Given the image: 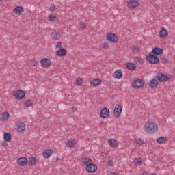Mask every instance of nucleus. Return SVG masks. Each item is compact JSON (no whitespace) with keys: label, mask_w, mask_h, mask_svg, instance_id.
Returning <instances> with one entry per match:
<instances>
[{"label":"nucleus","mask_w":175,"mask_h":175,"mask_svg":"<svg viewBox=\"0 0 175 175\" xmlns=\"http://www.w3.org/2000/svg\"><path fill=\"white\" fill-rule=\"evenodd\" d=\"M135 143L138 144V146H143V144H144V142L140 139H136Z\"/></svg>","instance_id":"nucleus-32"},{"label":"nucleus","mask_w":175,"mask_h":175,"mask_svg":"<svg viewBox=\"0 0 175 175\" xmlns=\"http://www.w3.org/2000/svg\"><path fill=\"white\" fill-rule=\"evenodd\" d=\"M132 84L135 90H139V88L144 87V81L142 79H137L134 80Z\"/></svg>","instance_id":"nucleus-5"},{"label":"nucleus","mask_w":175,"mask_h":175,"mask_svg":"<svg viewBox=\"0 0 175 175\" xmlns=\"http://www.w3.org/2000/svg\"><path fill=\"white\" fill-rule=\"evenodd\" d=\"M142 175H147V174H146V173H143Z\"/></svg>","instance_id":"nucleus-48"},{"label":"nucleus","mask_w":175,"mask_h":175,"mask_svg":"<svg viewBox=\"0 0 175 175\" xmlns=\"http://www.w3.org/2000/svg\"><path fill=\"white\" fill-rule=\"evenodd\" d=\"M66 146L68 147H70V148H72V147H75V146H76V144L73 141H68L66 143Z\"/></svg>","instance_id":"nucleus-31"},{"label":"nucleus","mask_w":175,"mask_h":175,"mask_svg":"<svg viewBox=\"0 0 175 175\" xmlns=\"http://www.w3.org/2000/svg\"><path fill=\"white\" fill-rule=\"evenodd\" d=\"M14 96H15L16 99H24L25 97V92L22 90H16L14 92Z\"/></svg>","instance_id":"nucleus-7"},{"label":"nucleus","mask_w":175,"mask_h":175,"mask_svg":"<svg viewBox=\"0 0 175 175\" xmlns=\"http://www.w3.org/2000/svg\"><path fill=\"white\" fill-rule=\"evenodd\" d=\"M134 61L135 62H136V64H140V65H142L144 61L143 59H142V57L140 56H137L134 58Z\"/></svg>","instance_id":"nucleus-28"},{"label":"nucleus","mask_w":175,"mask_h":175,"mask_svg":"<svg viewBox=\"0 0 175 175\" xmlns=\"http://www.w3.org/2000/svg\"><path fill=\"white\" fill-rule=\"evenodd\" d=\"M75 83L77 85H81L83 84V79L81 78H77Z\"/></svg>","instance_id":"nucleus-33"},{"label":"nucleus","mask_w":175,"mask_h":175,"mask_svg":"<svg viewBox=\"0 0 175 175\" xmlns=\"http://www.w3.org/2000/svg\"><path fill=\"white\" fill-rule=\"evenodd\" d=\"M9 117H10V115H9L8 112H4L1 115V120H8V118H9Z\"/></svg>","instance_id":"nucleus-30"},{"label":"nucleus","mask_w":175,"mask_h":175,"mask_svg":"<svg viewBox=\"0 0 175 175\" xmlns=\"http://www.w3.org/2000/svg\"><path fill=\"white\" fill-rule=\"evenodd\" d=\"M67 53L66 49L62 48L56 51V55H57V57H64V55H66Z\"/></svg>","instance_id":"nucleus-17"},{"label":"nucleus","mask_w":175,"mask_h":175,"mask_svg":"<svg viewBox=\"0 0 175 175\" xmlns=\"http://www.w3.org/2000/svg\"><path fill=\"white\" fill-rule=\"evenodd\" d=\"M167 35H168L167 30H166V29H165V27H161V29L159 31L160 38H166V36H167Z\"/></svg>","instance_id":"nucleus-22"},{"label":"nucleus","mask_w":175,"mask_h":175,"mask_svg":"<svg viewBox=\"0 0 175 175\" xmlns=\"http://www.w3.org/2000/svg\"><path fill=\"white\" fill-rule=\"evenodd\" d=\"M133 51L134 53H139L140 51V50L139 49V47L136 46H133L132 47Z\"/></svg>","instance_id":"nucleus-36"},{"label":"nucleus","mask_w":175,"mask_h":175,"mask_svg":"<svg viewBox=\"0 0 175 175\" xmlns=\"http://www.w3.org/2000/svg\"><path fill=\"white\" fill-rule=\"evenodd\" d=\"M56 9L55 5H53L50 7L49 10L50 12H55Z\"/></svg>","instance_id":"nucleus-39"},{"label":"nucleus","mask_w":175,"mask_h":175,"mask_svg":"<svg viewBox=\"0 0 175 175\" xmlns=\"http://www.w3.org/2000/svg\"><path fill=\"white\" fill-rule=\"evenodd\" d=\"M148 85H149L150 88H157V87H158V85H159V83L158 82V80L157 78L152 79L148 83Z\"/></svg>","instance_id":"nucleus-14"},{"label":"nucleus","mask_w":175,"mask_h":175,"mask_svg":"<svg viewBox=\"0 0 175 175\" xmlns=\"http://www.w3.org/2000/svg\"><path fill=\"white\" fill-rule=\"evenodd\" d=\"M17 163L21 166H25L28 163V159L25 157H22L17 160Z\"/></svg>","instance_id":"nucleus-15"},{"label":"nucleus","mask_w":175,"mask_h":175,"mask_svg":"<svg viewBox=\"0 0 175 175\" xmlns=\"http://www.w3.org/2000/svg\"><path fill=\"white\" fill-rule=\"evenodd\" d=\"M83 163L86 166V170L88 173H95L98 170V166L92 163V160L90 158L83 159Z\"/></svg>","instance_id":"nucleus-1"},{"label":"nucleus","mask_w":175,"mask_h":175,"mask_svg":"<svg viewBox=\"0 0 175 175\" xmlns=\"http://www.w3.org/2000/svg\"><path fill=\"white\" fill-rule=\"evenodd\" d=\"M103 49H105V50H107V49H109V43L104 42L103 45Z\"/></svg>","instance_id":"nucleus-40"},{"label":"nucleus","mask_w":175,"mask_h":175,"mask_svg":"<svg viewBox=\"0 0 175 175\" xmlns=\"http://www.w3.org/2000/svg\"><path fill=\"white\" fill-rule=\"evenodd\" d=\"M3 137L5 142H10L12 140V135L9 133H4Z\"/></svg>","instance_id":"nucleus-25"},{"label":"nucleus","mask_w":175,"mask_h":175,"mask_svg":"<svg viewBox=\"0 0 175 175\" xmlns=\"http://www.w3.org/2000/svg\"><path fill=\"white\" fill-rule=\"evenodd\" d=\"M121 113H122V107L121 106V104H117L115 106V108L113 110V116L115 118H120V116H121Z\"/></svg>","instance_id":"nucleus-6"},{"label":"nucleus","mask_w":175,"mask_h":175,"mask_svg":"<svg viewBox=\"0 0 175 175\" xmlns=\"http://www.w3.org/2000/svg\"><path fill=\"white\" fill-rule=\"evenodd\" d=\"M59 159L58 158V157H53V159H52V161H53V162H58V160H59Z\"/></svg>","instance_id":"nucleus-43"},{"label":"nucleus","mask_w":175,"mask_h":175,"mask_svg":"<svg viewBox=\"0 0 175 175\" xmlns=\"http://www.w3.org/2000/svg\"><path fill=\"white\" fill-rule=\"evenodd\" d=\"M135 165H140V163H142V159H135Z\"/></svg>","instance_id":"nucleus-38"},{"label":"nucleus","mask_w":175,"mask_h":175,"mask_svg":"<svg viewBox=\"0 0 175 175\" xmlns=\"http://www.w3.org/2000/svg\"><path fill=\"white\" fill-rule=\"evenodd\" d=\"M48 18H49V21H54V20H55V18H57V17L54 15H49L48 16Z\"/></svg>","instance_id":"nucleus-35"},{"label":"nucleus","mask_w":175,"mask_h":175,"mask_svg":"<svg viewBox=\"0 0 175 175\" xmlns=\"http://www.w3.org/2000/svg\"><path fill=\"white\" fill-rule=\"evenodd\" d=\"M144 129L146 133L152 134L158 131V125L152 122H148L144 126Z\"/></svg>","instance_id":"nucleus-2"},{"label":"nucleus","mask_w":175,"mask_h":175,"mask_svg":"<svg viewBox=\"0 0 175 175\" xmlns=\"http://www.w3.org/2000/svg\"><path fill=\"white\" fill-rule=\"evenodd\" d=\"M1 146L3 147H8V144L6 143V142H3L1 144Z\"/></svg>","instance_id":"nucleus-44"},{"label":"nucleus","mask_w":175,"mask_h":175,"mask_svg":"<svg viewBox=\"0 0 175 175\" xmlns=\"http://www.w3.org/2000/svg\"><path fill=\"white\" fill-rule=\"evenodd\" d=\"M152 54L156 55H161V54H163V49L159 47H155L152 51Z\"/></svg>","instance_id":"nucleus-16"},{"label":"nucleus","mask_w":175,"mask_h":175,"mask_svg":"<svg viewBox=\"0 0 175 175\" xmlns=\"http://www.w3.org/2000/svg\"><path fill=\"white\" fill-rule=\"evenodd\" d=\"M16 131L20 133L25 131V124L23 122H18L16 123Z\"/></svg>","instance_id":"nucleus-12"},{"label":"nucleus","mask_w":175,"mask_h":175,"mask_svg":"<svg viewBox=\"0 0 175 175\" xmlns=\"http://www.w3.org/2000/svg\"><path fill=\"white\" fill-rule=\"evenodd\" d=\"M154 77L157 79V81H159L160 83H165V81L169 80V77L162 72H157Z\"/></svg>","instance_id":"nucleus-4"},{"label":"nucleus","mask_w":175,"mask_h":175,"mask_svg":"<svg viewBox=\"0 0 175 175\" xmlns=\"http://www.w3.org/2000/svg\"><path fill=\"white\" fill-rule=\"evenodd\" d=\"M123 75H124L122 74V72L121 71V70H117L113 73V77L115 79H122Z\"/></svg>","instance_id":"nucleus-20"},{"label":"nucleus","mask_w":175,"mask_h":175,"mask_svg":"<svg viewBox=\"0 0 175 175\" xmlns=\"http://www.w3.org/2000/svg\"><path fill=\"white\" fill-rule=\"evenodd\" d=\"M36 64H38V62L35 60L33 61V66H35V65H36Z\"/></svg>","instance_id":"nucleus-46"},{"label":"nucleus","mask_w":175,"mask_h":175,"mask_svg":"<svg viewBox=\"0 0 175 175\" xmlns=\"http://www.w3.org/2000/svg\"><path fill=\"white\" fill-rule=\"evenodd\" d=\"M107 39L112 43H117V42H118V37L113 33L107 34Z\"/></svg>","instance_id":"nucleus-9"},{"label":"nucleus","mask_w":175,"mask_h":175,"mask_svg":"<svg viewBox=\"0 0 175 175\" xmlns=\"http://www.w3.org/2000/svg\"><path fill=\"white\" fill-rule=\"evenodd\" d=\"M40 64L44 68H49L51 66V61L47 58H43L40 60Z\"/></svg>","instance_id":"nucleus-13"},{"label":"nucleus","mask_w":175,"mask_h":175,"mask_svg":"<svg viewBox=\"0 0 175 175\" xmlns=\"http://www.w3.org/2000/svg\"><path fill=\"white\" fill-rule=\"evenodd\" d=\"M108 143L111 147H113V148H116V147H118V144H117V140L116 139H109Z\"/></svg>","instance_id":"nucleus-24"},{"label":"nucleus","mask_w":175,"mask_h":175,"mask_svg":"<svg viewBox=\"0 0 175 175\" xmlns=\"http://www.w3.org/2000/svg\"><path fill=\"white\" fill-rule=\"evenodd\" d=\"M22 12H24V8L22 6H17L14 9L16 14H21Z\"/></svg>","instance_id":"nucleus-27"},{"label":"nucleus","mask_w":175,"mask_h":175,"mask_svg":"<svg viewBox=\"0 0 175 175\" xmlns=\"http://www.w3.org/2000/svg\"><path fill=\"white\" fill-rule=\"evenodd\" d=\"M36 162H38V159L35 157H31L28 158L27 163L29 165H31V166H33L36 165Z\"/></svg>","instance_id":"nucleus-19"},{"label":"nucleus","mask_w":175,"mask_h":175,"mask_svg":"<svg viewBox=\"0 0 175 175\" xmlns=\"http://www.w3.org/2000/svg\"><path fill=\"white\" fill-rule=\"evenodd\" d=\"M162 61H163V62H167V59H166V57H163Z\"/></svg>","instance_id":"nucleus-45"},{"label":"nucleus","mask_w":175,"mask_h":175,"mask_svg":"<svg viewBox=\"0 0 175 175\" xmlns=\"http://www.w3.org/2000/svg\"><path fill=\"white\" fill-rule=\"evenodd\" d=\"M157 143H159V144H165V143H167V138L165 137H159L157 139Z\"/></svg>","instance_id":"nucleus-26"},{"label":"nucleus","mask_w":175,"mask_h":175,"mask_svg":"<svg viewBox=\"0 0 175 175\" xmlns=\"http://www.w3.org/2000/svg\"><path fill=\"white\" fill-rule=\"evenodd\" d=\"M111 175H118V174L113 172V173L111 174Z\"/></svg>","instance_id":"nucleus-47"},{"label":"nucleus","mask_w":175,"mask_h":175,"mask_svg":"<svg viewBox=\"0 0 175 175\" xmlns=\"http://www.w3.org/2000/svg\"><path fill=\"white\" fill-rule=\"evenodd\" d=\"M42 155L44 158H50L51 155H53V150L51 149H47L44 150Z\"/></svg>","instance_id":"nucleus-21"},{"label":"nucleus","mask_w":175,"mask_h":175,"mask_svg":"<svg viewBox=\"0 0 175 175\" xmlns=\"http://www.w3.org/2000/svg\"><path fill=\"white\" fill-rule=\"evenodd\" d=\"M110 116V110L107 107L103 108L100 111V118H107Z\"/></svg>","instance_id":"nucleus-8"},{"label":"nucleus","mask_w":175,"mask_h":175,"mask_svg":"<svg viewBox=\"0 0 175 175\" xmlns=\"http://www.w3.org/2000/svg\"><path fill=\"white\" fill-rule=\"evenodd\" d=\"M107 165H108L109 166H113L114 165V162L111 160H109L107 162Z\"/></svg>","instance_id":"nucleus-41"},{"label":"nucleus","mask_w":175,"mask_h":175,"mask_svg":"<svg viewBox=\"0 0 175 175\" xmlns=\"http://www.w3.org/2000/svg\"><path fill=\"white\" fill-rule=\"evenodd\" d=\"M126 68L129 69V70H136V64L131 62L126 63Z\"/></svg>","instance_id":"nucleus-23"},{"label":"nucleus","mask_w":175,"mask_h":175,"mask_svg":"<svg viewBox=\"0 0 175 175\" xmlns=\"http://www.w3.org/2000/svg\"><path fill=\"white\" fill-rule=\"evenodd\" d=\"M80 28H82V29H85V28H87V25H85V23H83V22H80L79 24Z\"/></svg>","instance_id":"nucleus-34"},{"label":"nucleus","mask_w":175,"mask_h":175,"mask_svg":"<svg viewBox=\"0 0 175 175\" xmlns=\"http://www.w3.org/2000/svg\"><path fill=\"white\" fill-rule=\"evenodd\" d=\"M25 106H26V107H31V106H33V101L31 100H28L27 101L25 102Z\"/></svg>","instance_id":"nucleus-29"},{"label":"nucleus","mask_w":175,"mask_h":175,"mask_svg":"<svg viewBox=\"0 0 175 175\" xmlns=\"http://www.w3.org/2000/svg\"><path fill=\"white\" fill-rule=\"evenodd\" d=\"M56 49H62V42H59L55 46Z\"/></svg>","instance_id":"nucleus-37"},{"label":"nucleus","mask_w":175,"mask_h":175,"mask_svg":"<svg viewBox=\"0 0 175 175\" xmlns=\"http://www.w3.org/2000/svg\"><path fill=\"white\" fill-rule=\"evenodd\" d=\"M146 61H148L149 64H152V65H157V64H159V59L154 53H150L146 56Z\"/></svg>","instance_id":"nucleus-3"},{"label":"nucleus","mask_w":175,"mask_h":175,"mask_svg":"<svg viewBox=\"0 0 175 175\" xmlns=\"http://www.w3.org/2000/svg\"><path fill=\"white\" fill-rule=\"evenodd\" d=\"M101 83H102V79L99 78H95L90 81V84L93 87H96V85H99V84H100Z\"/></svg>","instance_id":"nucleus-18"},{"label":"nucleus","mask_w":175,"mask_h":175,"mask_svg":"<svg viewBox=\"0 0 175 175\" xmlns=\"http://www.w3.org/2000/svg\"><path fill=\"white\" fill-rule=\"evenodd\" d=\"M72 113H76L77 111V107H72L71 109Z\"/></svg>","instance_id":"nucleus-42"},{"label":"nucleus","mask_w":175,"mask_h":175,"mask_svg":"<svg viewBox=\"0 0 175 175\" xmlns=\"http://www.w3.org/2000/svg\"><path fill=\"white\" fill-rule=\"evenodd\" d=\"M137 1L138 0H129V1L127 2V6L131 9H135V8H137V6L139 5Z\"/></svg>","instance_id":"nucleus-11"},{"label":"nucleus","mask_w":175,"mask_h":175,"mask_svg":"<svg viewBox=\"0 0 175 175\" xmlns=\"http://www.w3.org/2000/svg\"><path fill=\"white\" fill-rule=\"evenodd\" d=\"M61 36H62V33H61L59 31H53V33H51V38L53 39V40L61 39Z\"/></svg>","instance_id":"nucleus-10"}]
</instances>
